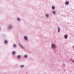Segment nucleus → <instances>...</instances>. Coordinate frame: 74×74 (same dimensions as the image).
Instances as JSON below:
<instances>
[{
	"label": "nucleus",
	"instance_id": "5",
	"mask_svg": "<svg viewBox=\"0 0 74 74\" xmlns=\"http://www.w3.org/2000/svg\"><path fill=\"white\" fill-rule=\"evenodd\" d=\"M24 39L26 40H27V37L25 36L24 37Z\"/></svg>",
	"mask_w": 74,
	"mask_h": 74
},
{
	"label": "nucleus",
	"instance_id": "3",
	"mask_svg": "<svg viewBox=\"0 0 74 74\" xmlns=\"http://www.w3.org/2000/svg\"><path fill=\"white\" fill-rule=\"evenodd\" d=\"M65 4H66V5H68L69 4V1L66 2L65 3Z\"/></svg>",
	"mask_w": 74,
	"mask_h": 74
},
{
	"label": "nucleus",
	"instance_id": "15",
	"mask_svg": "<svg viewBox=\"0 0 74 74\" xmlns=\"http://www.w3.org/2000/svg\"><path fill=\"white\" fill-rule=\"evenodd\" d=\"M14 47H16V45H14Z\"/></svg>",
	"mask_w": 74,
	"mask_h": 74
},
{
	"label": "nucleus",
	"instance_id": "4",
	"mask_svg": "<svg viewBox=\"0 0 74 74\" xmlns=\"http://www.w3.org/2000/svg\"><path fill=\"white\" fill-rule=\"evenodd\" d=\"M52 9L53 10H55V7L54 6H52Z\"/></svg>",
	"mask_w": 74,
	"mask_h": 74
},
{
	"label": "nucleus",
	"instance_id": "16",
	"mask_svg": "<svg viewBox=\"0 0 74 74\" xmlns=\"http://www.w3.org/2000/svg\"><path fill=\"white\" fill-rule=\"evenodd\" d=\"M18 21H20V18H18Z\"/></svg>",
	"mask_w": 74,
	"mask_h": 74
},
{
	"label": "nucleus",
	"instance_id": "8",
	"mask_svg": "<svg viewBox=\"0 0 74 74\" xmlns=\"http://www.w3.org/2000/svg\"><path fill=\"white\" fill-rule=\"evenodd\" d=\"M60 28L59 27H58V32H60Z\"/></svg>",
	"mask_w": 74,
	"mask_h": 74
},
{
	"label": "nucleus",
	"instance_id": "2",
	"mask_svg": "<svg viewBox=\"0 0 74 74\" xmlns=\"http://www.w3.org/2000/svg\"><path fill=\"white\" fill-rule=\"evenodd\" d=\"M21 55H18L17 56L18 59H21Z\"/></svg>",
	"mask_w": 74,
	"mask_h": 74
},
{
	"label": "nucleus",
	"instance_id": "12",
	"mask_svg": "<svg viewBox=\"0 0 74 74\" xmlns=\"http://www.w3.org/2000/svg\"><path fill=\"white\" fill-rule=\"evenodd\" d=\"M53 14H56V12H55V11H54L53 12Z\"/></svg>",
	"mask_w": 74,
	"mask_h": 74
},
{
	"label": "nucleus",
	"instance_id": "11",
	"mask_svg": "<svg viewBox=\"0 0 74 74\" xmlns=\"http://www.w3.org/2000/svg\"><path fill=\"white\" fill-rule=\"evenodd\" d=\"M27 56L26 55H25V56H24V57L25 58H27Z\"/></svg>",
	"mask_w": 74,
	"mask_h": 74
},
{
	"label": "nucleus",
	"instance_id": "13",
	"mask_svg": "<svg viewBox=\"0 0 74 74\" xmlns=\"http://www.w3.org/2000/svg\"><path fill=\"white\" fill-rule=\"evenodd\" d=\"M46 17H49V14H46Z\"/></svg>",
	"mask_w": 74,
	"mask_h": 74
},
{
	"label": "nucleus",
	"instance_id": "9",
	"mask_svg": "<svg viewBox=\"0 0 74 74\" xmlns=\"http://www.w3.org/2000/svg\"><path fill=\"white\" fill-rule=\"evenodd\" d=\"M67 37H68V36H67V35H66L65 36L64 38H65L67 39Z\"/></svg>",
	"mask_w": 74,
	"mask_h": 74
},
{
	"label": "nucleus",
	"instance_id": "6",
	"mask_svg": "<svg viewBox=\"0 0 74 74\" xmlns=\"http://www.w3.org/2000/svg\"><path fill=\"white\" fill-rule=\"evenodd\" d=\"M4 42L5 44H7V43H8V41L7 40H5L4 41Z\"/></svg>",
	"mask_w": 74,
	"mask_h": 74
},
{
	"label": "nucleus",
	"instance_id": "7",
	"mask_svg": "<svg viewBox=\"0 0 74 74\" xmlns=\"http://www.w3.org/2000/svg\"><path fill=\"white\" fill-rule=\"evenodd\" d=\"M16 53V52H15V51H13L12 53V54H13V55H15V54Z\"/></svg>",
	"mask_w": 74,
	"mask_h": 74
},
{
	"label": "nucleus",
	"instance_id": "10",
	"mask_svg": "<svg viewBox=\"0 0 74 74\" xmlns=\"http://www.w3.org/2000/svg\"><path fill=\"white\" fill-rule=\"evenodd\" d=\"M12 26H9V29H10L12 28Z\"/></svg>",
	"mask_w": 74,
	"mask_h": 74
},
{
	"label": "nucleus",
	"instance_id": "14",
	"mask_svg": "<svg viewBox=\"0 0 74 74\" xmlns=\"http://www.w3.org/2000/svg\"><path fill=\"white\" fill-rule=\"evenodd\" d=\"M20 67H21L22 68H23V67H24V65H21V66H20Z\"/></svg>",
	"mask_w": 74,
	"mask_h": 74
},
{
	"label": "nucleus",
	"instance_id": "1",
	"mask_svg": "<svg viewBox=\"0 0 74 74\" xmlns=\"http://www.w3.org/2000/svg\"><path fill=\"white\" fill-rule=\"evenodd\" d=\"M52 47L53 48H55V45L54 44H53L52 45Z\"/></svg>",
	"mask_w": 74,
	"mask_h": 74
}]
</instances>
